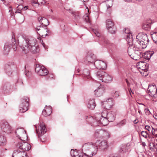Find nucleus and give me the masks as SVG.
Returning a JSON list of instances; mask_svg holds the SVG:
<instances>
[{"label": "nucleus", "mask_w": 157, "mask_h": 157, "mask_svg": "<svg viewBox=\"0 0 157 157\" xmlns=\"http://www.w3.org/2000/svg\"><path fill=\"white\" fill-rule=\"evenodd\" d=\"M127 34L126 40L129 45L128 52L129 56L134 60H137L140 59V56L142 53V51L140 50V48H137L136 44L133 45V39L131 33L125 32Z\"/></svg>", "instance_id": "nucleus-1"}, {"label": "nucleus", "mask_w": 157, "mask_h": 157, "mask_svg": "<svg viewBox=\"0 0 157 157\" xmlns=\"http://www.w3.org/2000/svg\"><path fill=\"white\" fill-rule=\"evenodd\" d=\"M23 43L20 47L22 50V53L27 54L30 51L33 53H37L39 49L36 44V40L32 36H27L23 38Z\"/></svg>", "instance_id": "nucleus-2"}, {"label": "nucleus", "mask_w": 157, "mask_h": 157, "mask_svg": "<svg viewBox=\"0 0 157 157\" xmlns=\"http://www.w3.org/2000/svg\"><path fill=\"white\" fill-rule=\"evenodd\" d=\"M136 45L137 48H140V50L142 51V53L140 56V58L143 56V49L146 48L147 44L149 42V40L147 37V35L146 34H139L136 36Z\"/></svg>", "instance_id": "nucleus-3"}, {"label": "nucleus", "mask_w": 157, "mask_h": 157, "mask_svg": "<svg viewBox=\"0 0 157 157\" xmlns=\"http://www.w3.org/2000/svg\"><path fill=\"white\" fill-rule=\"evenodd\" d=\"M94 78L99 82H104L110 83L113 80V77L110 75L102 71H98L94 74Z\"/></svg>", "instance_id": "nucleus-4"}, {"label": "nucleus", "mask_w": 157, "mask_h": 157, "mask_svg": "<svg viewBox=\"0 0 157 157\" xmlns=\"http://www.w3.org/2000/svg\"><path fill=\"white\" fill-rule=\"evenodd\" d=\"M82 151L84 154L88 157L95 155L97 151V148L95 147V144L91 143L84 144L82 146Z\"/></svg>", "instance_id": "nucleus-5"}, {"label": "nucleus", "mask_w": 157, "mask_h": 157, "mask_svg": "<svg viewBox=\"0 0 157 157\" xmlns=\"http://www.w3.org/2000/svg\"><path fill=\"white\" fill-rule=\"evenodd\" d=\"M29 100V98L27 97H24L21 99L19 109L20 112L24 113L28 110Z\"/></svg>", "instance_id": "nucleus-6"}, {"label": "nucleus", "mask_w": 157, "mask_h": 157, "mask_svg": "<svg viewBox=\"0 0 157 157\" xmlns=\"http://www.w3.org/2000/svg\"><path fill=\"white\" fill-rule=\"evenodd\" d=\"M16 135L19 139L23 141H25L27 139V135L26 131L22 128H17L15 131Z\"/></svg>", "instance_id": "nucleus-7"}, {"label": "nucleus", "mask_w": 157, "mask_h": 157, "mask_svg": "<svg viewBox=\"0 0 157 157\" xmlns=\"http://www.w3.org/2000/svg\"><path fill=\"white\" fill-rule=\"evenodd\" d=\"M25 141L21 140L16 144V147L18 149H21V151L26 152L30 149L31 146L29 144L25 142Z\"/></svg>", "instance_id": "nucleus-8"}, {"label": "nucleus", "mask_w": 157, "mask_h": 157, "mask_svg": "<svg viewBox=\"0 0 157 157\" xmlns=\"http://www.w3.org/2000/svg\"><path fill=\"white\" fill-rule=\"evenodd\" d=\"M35 70L38 75L41 76L46 75L48 73V70L43 66L40 67L39 64L36 65Z\"/></svg>", "instance_id": "nucleus-9"}, {"label": "nucleus", "mask_w": 157, "mask_h": 157, "mask_svg": "<svg viewBox=\"0 0 157 157\" xmlns=\"http://www.w3.org/2000/svg\"><path fill=\"white\" fill-rule=\"evenodd\" d=\"M136 66L138 68L142 71H141L139 70L141 73H142L143 71H144V73L147 72L148 66V65L146 63L143 61L137 63Z\"/></svg>", "instance_id": "nucleus-10"}, {"label": "nucleus", "mask_w": 157, "mask_h": 157, "mask_svg": "<svg viewBox=\"0 0 157 157\" xmlns=\"http://www.w3.org/2000/svg\"><path fill=\"white\" fill-rule=\"evenodd\" d=\"M106 25L109 31L111 33H115L116 31V28L114 26V23L110 19L106 20Z\"/></svg>", "instance_id": "nucleus-11"}, {"label": "nucleus", "mask_w": 157, "mask_h": 157, "mask_svg": "<svg viewBox=\"0 0 157 157\" xmlns=\"http://www.w3.org/2000/svg\"><path fill=\"white\" fill-rule=\"evenodd\" d=\"M95 147L99 149L104 150L107 148L108 147L107 142L106 140L100 141V140H97L96 143L94 144Z\"/></svg>", "instance_id": "nucleus-12"}, {"label": "nucleus", "mask_w": 157, "mask_h": 157, "mask_svg": "<svg viewBox=\"0 0 157 157\" xmlns=\"http://www.w3.org/2000/svg\"><path fill=\"white\" fill-rule=\"evenodd\" d=\"M96 59V57L95 55L92 53L88 52L84 58V62L86 63H92L94 62Z\"/></svg>", "instance_id": "nucleus-13"}, {"label": "nucleus", "mask_w": 157, "mask_h": 157, "mask_svg": "<svg viewBox=\"0 0 157 157\" xmlns=\"http://www.w3.org/2000/svg\"><path fill=\"white\" fill-rule=\"evenodd\" d=\"M0 124L2 129L5 132L8 133L10 132L11 127L6 121L5 120L1 121L0 122Z\"/></svg>", "instance_id": "nucleus-14"}, {"label": "nucleus", "mask_w": 157, "mask_h": 157, "mask_svg": "<svg viewBox=\"0 0 157 157\" xmlns=\"http://www.w3.org/2000/svg\"><path fill=\"white\" fill-rule=\"evenodd\" d=\"M12 157H28V156L26 152L22 151L21 149H18L13 151Z\"/></svg>", "instance_id": "nucleus-15"}, {"label": "nucleus", "mask_w": 157, "mask_h": 157, "mask_svg": "<svg viewBox=\"0 0 157 157\" xmlns=\"http://www.w3.org/2000/svg\"><path fill=\"white\" fill-rule=\"evenodd\" d=\"M95 67L98 69H105L107 67V64L104 62L100 60H97L94 63Z\"/></svg>", "instance_id": "nucleus-16"}, {"label": "nucleus", "mask_w": 157, "mask_h": 157, "mask_svg": "<svg viewBox=\"0 0 157 157\" xmlns=\"http://www.w3.org/2000/svg\"><path fill=\"white\" fill-rule=\"evenodd\" d=\"M102 105H105L104 107L106 109H109L110 108L112 107L114 105V103L112 98H109L107 99L106 101L101 102Z\"/></svg>", "instance_id": "nucleus-17"}, {"label": "nucleus", "mask_w": 157, "mask_h": 157, "mask_svg": "<svg viewBox=\"0 0 157 157\" xmlns=\"http://www.w3.org/2000/svg\"><path fill=\"white\" fill-rule=\"evenodd\" d=\"M46 132V128L44 123L40 124L37 129H36L37 133L39 135H43Z\"/></svg>", "instance_id": "nucleus-18"}, {"label": "nucleus", "mask_w": 157, "mask_h": 157, "mask_svg": "<svg viewBox=\"0 0 157 157\" xmlns=\"http://www.w3.org/2000/svg\"><path fill=\"white\" fill-rule=\"evenodd\" d=\"M105 89L103 86L100 85L94 91L95 95L98 97L101 96L104 92Z\"/></svg>", "instance_id": "nucleus-19"}, {"label": "nucleus", "mask_w": 157, "mask_h": 157, "mask_svg": "<svg viewBox=\"0 0 157 157\" xmlns=\"http://www.w3.org/2000/svg\"><path fill=\"white\" fill-rule=\"evenodd\" d=\"M96 120L98 123L100 125L105 126L107 125L109 122V121L107 118L101 117L95 118Z\"/></svg>", "instance_id": "nucleus-20"}, {"label": "nucleus", "mask_w": 157, "mask_h": 157, "mask_svg": "<svg viewBox=\"0 0 157 157\" xmlns=\"http://www.w3.org/2000/svg\"><path fill=\"white\" fill-rule=\"evenodd\" d=\"M148 90L149 92V95L151 97H155L157 92L156 87L153 85H149L148 88Z\"/></svg>", "instance_id": "nucleus-21"}, {"label": "nucleus", "mask_w": 157, "mask_h": 157, "mask_svg": "<svg viewBox=\"0 0 157 157\" xmlns=\"http://www.w3.org/2000/svg\"><path fill=\"white\" fill-rule=\"evenodd\" d=\"M3 90L4 93L9 94L12 91V87L9 83H6L4 84Z\"/></svg>", "instance_id": "nucleus-22"}, {"label": "nucleus", "mask_w": 157, "mask_h": 157, "mask_svg": "<svg viewBox=\"0 0 157 157\" xmlns=\"http://www.w3.org/2000/svg\"><path fill=\"white\" fill-rule=\"evenodd\" d=\"M38 20L40 24L45 27H47L49 24L48 20L44 17H40L38 18Z\"/></svg>", "instance_id": "nucleus-23"}, {"label": "nucleus", "mask_w": 157, "mask_h": 157, "mask_svg": "<svg viewBox=\"0 0 157 157\" xmlns=\"http://www.w3.org/2000/svg\"><path fill=\"white\" fill-rule=\"evenodd\" d=\"M52 112V108L51 106H47L45 107L42 111V115L45 117L50 115Z\"/></svg>", "instance_id": "nucleus-24"}, {"label": "nucleus", "mask_w": 157, "mask_h": 157, "mask_svg": "<svg viewBox=\"0 0 157 157\" xmlns=\"http://www.w3.org/2000/svg\"><path fill=\"white\" fill-rule=\"evenodd\" d=\"M11 48V44L10 43L7 42L5 43L3 51V53L5 55H7L10 52Z\"/></svg>", "instance_id": "nucleus-25"}, {"label": "nucleus", "mask_w": 157, "mask_h": 157, "mask_svg": "<svg viewBox=\"0 0 157 157\" xmlns=\"http://www.w3.org/2000/svg\"><path fill=\"white\" fill-rule=\"evenodd\" d=\"M116 113L113 111H111L108 113L107 115V119L109 122L113 121L115 118Z\"/></svg>", "instance_id": "nucleus-26"}, {"label": "nucleus", "mask_w": 157, "mask_h": 157, "mask_svg": "<svg viewBox=\"0 0 157 157\" xmlns=\"http://www.w3.org/2000/svg\"><path fill=\"white\" fill-rule=\"evenodd\" d=\"M154 52L153 51H149L144 53V55H143V52L142 56H144V57L145 59L147 60H149L150 59L151 57L154 54ZM142 57V56L141 57Z\"/></svg>", "instance_id": "nucleus-27"}, {"label": "nucleus", "mask_w": 157, "mask_h": 157, "mask_svg": "<svg viewBox=\"0 0 157 157\" xmlns=\"http://www.w3.org/2000/svg\"><path fill=\"white\" fill-rule=\"evenodd\" d=\"M108 113L107 111L105 110L103 111L101 114L98 113H96L95 115V118L101 117L107 118Z\"/></svg>", "instance_id": "nucleus-28"}, {"label": "nucleus", "mask_w": 157, "mask_h": 157, "mask_svg": "<svg viewBox=\"0 0 157 157\" xmlns=\"http://www.w3.org/2000/svg\"><path fill=\"white\" fill-rule=\"evenodd\" d=\"M70 154L73 157H83L82 154L81 153H78V151L71 150V151Z\"/></svg>", "instance_id": "nucleus-29"}, {"label": "nucleus", "mask_w": 157, "mask_h": 157, "mask_svg": "<svg viewBox=\"0 0 157 157\" xmlns=\"http://www.w3.org/2000/svg\"><path fill=\"white\" fill-rule=\"evenodd\" d=\"M101 136V138H108L109 137L110 134L109 132L103 130H101L99 132Z\"/></svg>", "instance_id": "nucleus-30"}, {"label": "nucleus", "mask_w": 157, "mask_h": 157, "mask_svg": "<svg viewBox=\"0 0 157 157\" xmlns=\"http://www.w3.org/2000/svg\"><path fill=\"white\" fill-rule=\"evenodd\" d=\"M95 101L94 99H92L90 100L87 105V107L89 109H94L95 107Z\"/></svg>", "instance_id": "nucleus-31"}, {"label": "nucleus", "mask_w": 157, "mask_h": 157, "mask_svg": "<svg viewBox=\"0 0 157 157\" xmlns=\"http://www.w3.org/2000/svg\"><path fill=\"white\" fill-rule=\"evenodd\" d=\"M6 144V138L4 136L0 135V145L3 146Z\"/></svg>", "instance_id": "nucleus-32"}, {"label": "nucleus", "mask_w": 157, "mask_h": 157, "mask_svg": "<svg viewBox=\"0 0 157 157\" xmlns=\"http://www.w3.org/2000/svg\"><path fill=\"white\" fill-rule=\"evenodd\" d=\"M128 147L125 145L121 146L119 148V151L120 152L124 153L128 151Z\"/></svg>", "instance_id": "nucleus-33"}, {"label": "nucleus", "mask_w": 157, "mask_h": 157, "mask_svg": "<svg viewBox=\"0 0 157 157\" xmlns=\"http://www.w3.org/2000/svg\"><path fill=\"white\" fill-rule=\"evenodd\" d=\"M6 72L8 75H10L12 73V70L8 64H6L5 68Z\"/></svg>", "instance_id": "nucleus-34"}, {"label": "nucleus", "mask_w": 157, "mask_h": 157, "mask_svg": "<svg viewBox=\"0 0 157 157\" xmlns=\"http://www.w3.org/2000/svg\"><path fill=\"white\" fill-rule=\"evenodd\" d=\"M48 32H46V33H44V32L42 31H39V32H37V33L40 36H42L43 38H44L47 35H49L50 34L51 32L48 30Z\"/></svg>", "instance_id": "nucleus-35"}, {"label": "nucleus", "mask_w": 157, "mask_h": 157, "mask_svg": "<svg viewBox=\"0 0 157 157\" xmlns=\"http://www.w3.org/2000/svg\"><path fill=\"white\" fill-rule=\"evenodd\" d=\"M151 25L150 23H144L142 25V28L145 30H149L150 29Z\"/></svg>", "instance_id": "nucleus-36"}, {"label": "nucleus", "mask_w": 157, "mask_h": 157, "mask_svg": "<svg viewBox=\"0 0 157 157\" xmlns=\"http://www.w3.org/2000/svg\"><path fill=\"white\" fill-rule=\"evenodd\" d=\"M35 29L36 31H39V32L40 31H42L44 32V33H45L46 32H48V30L46 28H44L41 26H38L35 28Z\"/></svg>", "instance_id": "nucleus-37"}, {"label": "nucleus", "mask_w": 157, "mask_h": 157, "mask_svg": "<svg viewBox=\"0 0 157 157\" xmlns=\"http://www.w3.org/2000/svg\"><path fill=\"white\" fill-rule=\"evenodd\" d=\"M151 36L153 41L157 44V32H153L151 34Z\"/></svg>", "instance_id": "nucleus-38"}, {"label": "nucleus", "mask_w": 157, "mask_h": 157, "mask_svg": "<svg viewBox=\"0 0 157 157\" xmlns=\"http://www.w3.org/2000/svg\"><path fill=\"white\" fill-rule=\"evenodd\" d=\"M15 36L14 35H13L12 37V38L14 42H15V39L14 38ZM17 45L16 44V42L15 43L13 42V45L12 48L13 49V50L14 51H15L17 50Z\"/></svg>", "instance_id": "nucleus-39"}, {"label": "nucleus", "mask_w": 157, "mask_h": 157, "mask_svg": "<svg viewBox=\"0 0 157 157\" xmlns=\"http://www.w3.org/2000/svg\"><path fill=\"white\" fill-rule=\"evenodd\" d=\"M112 96L115 98L119 97L120 96V93L118 91H113L112 93Z\"/></svg>", "instance_id": "nucleus-40"}, {"label": "nucleus", "mask_w": 157, "mask_h": 157, "mask_svg": "<svg viewBox=\"0 0 157 157\" xmlns=\"http://www.w3.org/2000/svg\"><path fill=\"white\" fill-rule=\"evenodd\" d=\"M102 129L97 130L94 134V135L96 137L101 138V136L100 134V132Z\"/></svg>", "instance_id": "nucleus-41"}, {"label": "nucleus", "mask_w": 157, "mask_h": 157, "mask_svg": "<svg viewBox=\"0 0 157 157\" xmlns=\"http://www.w3.org/2000/svg\"><path fill=\"white\" fill-rule=\"evenodd\" d=\"M71 13L73 14L76 20H78L80 18L78 13V12H74L72 11Z\"/></svg>", "instance_id": "nucleus-42"}, {"label": "nucleus", "mask_w": 157, "mask_h": 157, "mask_svg": "<svg viewBox=\"0 0 157 157\" xmlns=\"http://www.w3.org/2000/svg\"><path fill=\"white\" fill-rule=\"evenodd\" d=\"M37 3L38 4L41 5L45 4L46 3V1L45 0H37Z\"/></svg>", "instance_id": "nucleus-43"}, {"label": "nucleus", "mask_w": 157, "mask_h": 157, "mask_svg": "<svg viewBox=\"0 0 157 157\" xmlns=\"http://www.w3.org/2000/svg\"><path fill=\"white\" fill-rule=\"evenodd\" d=\"M94 33L95 34V35L97 36L98 37H99L100 36V33L98 32V31L96 29H92Z\"/></svg>", "instance_id": "nucleus-44"}, {"label": "nucleus", "mask_w": 157, "mask_h": 157, "mask_svg": "<svg viewBox=\"0 0 157 157\" xmlns=\"http://www.w3.org/2000/svg\"><path fill=\"white\" fill-rule=\"evenodd\" d=\"M141 135L145 138H147V134H146V131H143L141 132Z\"/></svg>", "instance_id": "nucleus-45"}, {"label": "nucleus", "mask_w": 157, "mask_h": 157, "mask_svg": "<svg viewBox=\"0 0 157 157\" xmlns=\"http://www.w3.org/2000/svg\"><path fill=\"white\" fill-rule=\"evenodd\" d=\"M85 21L86 22L90 24V21L89 19V18L88 16L86 17V18L85 19Z\"/></svg>", "instance_id": "nucleus-46"}, {"label": "nucleus", "mask_w": 157, "mask_h": 157, "mask_svg": "<svg viewBox=\"0 0 157 157\" xmlns=\"http://www.w3.org/2000/svg\"><path fill=\"white\" fill-rule=\"evenodd\" d=\"M3 3L5 5H7L9 3V2L8 0H3Z\"/></svg>", "instance_id": "nucleus-47"}, {"label": "nucleus", "mask_w": 157, "mask_h": 157, "mask_svg": "<svg viewBox=\"0 0 157 157\" xmlns=\"http://www.w3.org/2000/svg\"><path fill=\"white\" fill-rule=\"evenodd\" d=\"M145 128L148 131H150L151 129V127L149 125H146L145 126Z\"/></svg>", "instance_id": "nucleus-48"}, {"label": "nucleus", "mask_w": 157, "mask_h": 157, "mask_svg": "<svg viewBox=\"0 0 157 157\" xmlns=\"http://www.w3.org/2000/svg\"><path fill=\"white\" fill-rule=\"evenodd\" d=\"M120 123L123 126L126 123V120H123Z\"/></svg>", "instance_id": "nucleus-49"}, {"label": "nucleus", "mask_w": 157, "mask_h": 157, "mask_svg": "<svg viewBox=\"0 0 157 157\" xmlns=\"http://www.w3.org/2000/svg\"><path fill=\"white\" fill-rule=\"evenodd\" d=\"M126 82L127 83V85L128 86V88H129L130 86V84L129 82L128 81V80L127 79H125Z\"/></svg>", "instance_id": "nucleus-50"}, {"label": "nucleus", "mask_w": 157, "mask_h": 157, "mask_svg": "<svg viewBox=\"0 0 157 157\" xmlns=\"http://www.w3.org/2000/svg\"><path fill=\"white\" fill-rule=\"evenodd\" d=\"M128 89L129 91V92L130 93V95L131 96L132 95L131 94V92L132 93V94H133L134 93H133V91L131 90V89L130 88H128Z\"/></svg>", "instance_id": "nucleus-51"}, {"label": "nucleus", "mask_w": 157, "mask_h": 157, "mask_svg": "<svg viewBox=\"0 0 157 157\" xmlns=\"http://www.w3.org/2000/svg\"><path fill=\"white\" fill-rule=\"evenodd\" d=\"M103 41L105 43L107 44H108L109 42V40L105 38L103 39Z\"/></svg>", "instance_id": "nucleus-52"}, {"label": "nucleus", "mask_w": 157, "mask_h": 157, "mask_svg": "<svg viewBox=\"0 0 157 157\" xmlns=\"http://www.w3.org/2000/svg\"><path fill=\"white\" fill-rule=\"evenodd\" d=\"M151 133L152 135H154L155 134V129L152 127H151Z\"/></svg>", "instance_id": "nucleus-53"}, {"label": "nucleus", "mask_w": 157, "mask_h": 157, "mask_svg": "<svg viewBox=\"0 0 157 157\" xmlns=\"http://www.w3.org/2000/svg\"><path fill=\"white\" fill-rule=\"evenodd\" d=\"M41 44L45 48V49H46V48L45 46V44L43 42V41L42 40L41 42Z\"/></svg>", "instance_id": "nucleus-54"}, {"label": "nucleus", "mask_w": 157, "mask_h": 157, "mask_svg": "<svg viewBox=\"0 0 157 157\" xmlns=\"http://www.w3.org/2000/svg\"><path fill=\"white\" fill-rule=\"evenodd\" d=\"M145 111L146 112V113H147V114H149V113H150V112L149 111V110L148 109H145Z\"/></svg>", "instance_id": "nucleus-55"}, {"label": "nucleus", "mask_w": 157, "mask_h": 157, "mask_svg": "<svg viewBox=\"0 0 157 157\" xmlns=\"http://www.w3.org/2000/svg\"><path fill=\"white\" fill-rule=\"evenodd\" d=\"M141 144L143 147H145L146 145V143L144 142H142L141 143Z\"/></svg>", "instance_id": "nucleus-56"}, {"label": "nucleus", "mask_w": 157, "mask_h": 157, "mask_svg": "<svg viewBox=\"0 0 157 157\" xmlns=\"http://www.w3.org/2000/svg\"><path fill=\"white\" fill-rule=\"evenodd\" d=\"M28 6H25L23 8V10H25L28 9Z\"/></svg>", "instance_id": "nucleus-57"}, {"label": "nucleus", "mask_w": 157, "mask_h": 157, "mask_svg": "<svg viewBox=\"0 0 157 157\" xmlns=\"http://www.w3.org/2000/svg\"><path fill=\"white\" fill-rule=\"evenodd\" d=\"M122 126H123V125L120 123V122H119V123H118L117 124V126L118 127H120Z\"/></svg>", "instance_id": "nucleus-58"}, {"label": "nucleus", "mask_w": 157, "mask_h": 157, "mask_svg": "<svg viewBox=\"0 0 157 157\" xmlns=\"http://www.w3.org/2000/svg\"><path fill=\"white\" fill-rule=\"evenodd\" d=\"M106 6L107 8L108 7L109 8H110L112 6V4H111V5H109L108 4H107L106 5Z\"/></svg>", "instance_id": "nucleus-59"}, {"label": "nucleus", "mask_w": 157, "mask_h": 157, "mask_svg": "<svg viewBox=\"0 0 157 157\" xmlns=\"http://www.w3.org/2000/svg\"><path fill=\"white\" fill-rule=\"evenodd\" d=\"M138 120H135L133 122L134 124H136L138 123Z\"/></svg>", "instance_id": "nucleus-60"}, {"label": "nucleus", "mask_w": 157, "mask_h": 157, "mask_svg": "<svg viewBox=\"0 0 157 157\" xmlns=\"http://www.w3.org/2000/svg\"><path fill=\"white\" fill-rule=\"evenodd\" d=\"M89 74H90L89 71L88 70L87 71V73H86V75L88 76L89 75Z\"/></svg>", "instance_id": "nucleus-61"}, {"label": "nucleus", "mask_w": 157, "mask_h": 157, "mask_svg": "<svg viewBox=\"0 0 157 157\" xmlns=\"http://www.w3.org/2000/svg\"><path fill=\"white\" fill-rule=\"evenodd\" d=\"M20 10H17L16 12L17 13H20Z\"/></svg>", "instance_id": "nucleus-62"}, {"label": "nucleus", "mask_w": 157, "mask_h": 157, "mask_svg": "<svg viewBox=\"0 0 157 157\" xmlns=\"http://www.w3.org/2000/svg\"><path fill=\"white\" fill-rule=\"evenodd\" d=\"M36 3H37V2H33L32 5H34V4H36Z\"/></svg>", "instance_id": "nucleus-63"}, {"label": "nucleus", "mask_w": 157, "mask_h": 157, "mask_svg": "<svg viewBox=\"0 0 157 157\" xmlns=\"http://www.w3.org/2000/svg\"><path fill=\"white\" fill-rule=\"evenodd\" d=\"M151 144H152V145H153V146L154 147V144L153 143H151L150 144V145L151 146Z\"/></svg>", "instance_id": "nucleus-64"}]
</instances>
